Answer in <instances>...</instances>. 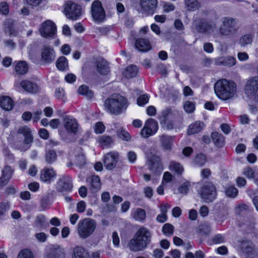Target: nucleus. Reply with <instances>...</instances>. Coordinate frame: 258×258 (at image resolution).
<instances>
[{
	"instance_id": "4c0bfd02",
	"label": "nucleus",
	"mask_w": 258,
	"mask_h": 258,
	"mask_svg": "<svg viewBox=\"0 0 258 258\" xmlns=\"http://www.w3.org/2000/svg\"><path fill=\"white\" fill-rule=\"evenodd\" d=\"M169 169L170 171L175 172L177 175L181 174L184 170L183 166L175 161L170 162Z\"/></svg>"
},
{
	"instance_id": "a211bd4d",
	"label": "nucleus",
	"mask_w": 258,
	"mask_h": 258,
	"mask_svg": "<svg viewBox=\"0 0 258 258\" xmlns=\"http://www.w3.org/2000/svg\"><path fill=\"white\" fill-rule=\"evenodd\" d=\"M241 247L244 258H258V253L250 241H243Z\"/></svg>"
},
{
	"instance_id": "052dcab7",
	"label": "nucleus",
	"mask_w": 258,
	"mask_h": 258,
	"mask_svg": "<svg viewBox=\"0 0 258 258\" xmlns=\"http://www.w3.org/2000/svg\"><path fill=\"white\" fill-rule=\"evenodd\" d=\"M105 128V127L102 122H98L95 124L94 131L96 134H101L104 131Z\"/></svg>"
},
{
	"instance_id": "4d7b16f0",
	"label": "nucleus",
	"mask_w": 258,
	"mask_h": 258,
	"mask_svg": "<svg viewBox=\"0 0 258 258\" xmlns=\"http://www.w3.org/2000/svg\"><path fill=\"white\" fill-rule=\"evenodd\" d=\"M189 186V182L186 181L179 186L178 189L181 194H186L188 191Z\"/></svg>"
},
{
	"instance_id": "f3484780",
	"label": "nucleus",
	"mask_w": 258,
	"mask_h": 258,
	"mask_svg": "<svg viewBox=\"0 0 258 258\" xmlns=\"http://www.w3.org/2000/svg\"><path fill=\"white\" fill-rule=\"evenodd\" d=\"M146 165L148 169L155 175L161 174L163 171V166L158 157H153L147 162Z\"/></svg>"
},
{
	"instance_id": "c9c22d12",
	"label": "nucleus",
	"mask_w": 258,
	"mask_h": 258,
	"mask_svg": "<svg viewBox=\"0 0 258 258\" xmlns=\"http://www.w3.org/2000/svg\"><path fill=\"white\" fill-rule=\"evenodd\" d=\"M90 182V186L93 191H96L101 187L100 177L97 175H93L89 179Z\"/></svg>"
},
{
	"instance_id": "72a5a7b5",
	"label": "nucleus",
	"mask_w": 258,
	"mask_h": 258,
	"mask_svg": "<svg viewBox=\"0 0 258 258\" xmlns=\"http://www.w3.org/2000/svg\"><path fill=\"white\" fill-rule=\"evenodd\" d=\"M160 141L162 146L165 149H171L173 141V138L172 137L166 135H162L160 136Z\"/></svg>"
},
{
	"instance_id": "aec40b11",
	"label": "nucleus",
	"mask_w": 258,
	"mask_h": 258,
	"mask_svg": "<svg viewBox=\"0 0 258 258\" xmlns=\"http://www.w3.org/2000/svg\"><path fill=\"white\" fill-rule=\"evenodd\" d=\"M63 124L66 131L75 134L78 130V124L76 120L72 116H66L63 119Z\"/></svg>"
},
{
	"instance_id": "5fc2aeb1",
	"label": "nucleus",
	"mask_w": 258,
	"mask_h": 258,
	"mask_svg": "<svg viewBox=\"0 0 258 258\" xmlns=\"http://www.w3.org/2000/svg\"><path fill=\"white\" fill-rule=\"evenodd\" d=\"M117 136L121 139L128 141L130 139V134L122 128L119 129L117 132Z\"/></svg>"
},
{
	"instance_id": "49530a36",
	"label": "nucleus",
	"mask_w": 258,
	"mask_h": 258,
	"mask_svg": "<svg viewBox=\"0 0 258 258\" xmlns=\"http://www.w3.org/2000/svg\"><path fill=\"white\" fill-rule=\"evenodd\" d=\"M211 137L213 142L217 146H222L224 142V138L222 135L218 133H213Z\"/></svg>"
},
{
	"instance_id": "393cba45",
	"label": "nucleus",
	"mask_w": 258,
	"mask_h": 258,
	"mask_svg": "<svg viewBox=\"0 0 258 258\" xmlns=\"http://www.w3.org/2000/svg\"><path fill=\"white\" fill-rule=\"evenodd\" d=\"M135 46L139 50L142 52L149 51L151 48V45L149 41L144 38L137 39Z\"/></svg>"
},
{
	"instance_id": "f704fd0d",
	"label": "nucleus",
	"mask_w": 258,
	"mask_h": 258,
	"mask_svg": "<svg viewBox=\"0 0 258 258\" xmlns=\"http://www.w3.org/2000/svg\"><path fill=\"white\" fill-rule=\"evenodd\" d=\"M56 66L60 71L68 70L69 64L67 58L63 56L59 57L56 61Z\"/></svg>"
},
{
	"instance_id": "412c9836",
	"label": "nucleus",
	"mask_w": 258,
	"mask_h": 258,
	"mask_svg": "<svg viewBox=\"0 0 258 258\" xmlns=\"http://www.w3.org/2000/svg\"><path fill=\"white\" fill-rule=\"evenodd\" d=\"M20 85L25 91L29 93L35 94L40 90V88L36 83L29 80L22 81Z\"/></svg>"
},
{
	"instance_id": "6e6d98bb",
	"label": "nucleus",
	"mask_w": 258,
	"mask_h": 258,
	"mask_svg": "<svg viewBox=\"0 0 258 258\" xmlns=\"http://www.w3.org/2000/svg\"><path fill=\"white\" fill-rule=\"evenodd\" d=\"M162 7L163 11L165 13H169L174 11L175 9L174 5L169 2L164 3Z\"/></svg>"
},
{
	"instance_id": "de8ad7c7",
	"label": "nucleus",
	"mask_w": 258,
	"mask_h": 258,
	"mask_svg": "<svg viewBox=\"0 0 258 258\" xmlns=\"http://www.w3.org/2000/svg\"><path fill=\"white\" fill-rule=\"evenodd\" d=\"M162 231L166 236H171L173 234L174 227L171 224L166 223L163 226Z\"/></svg>"
},
{
	"instance_id": "680f3d73",
	"label": "nucleus",
	"mask_w": 258,
	"mask_h": 258,
	"mask_svg": "<svg viewBox=\"0 0 258 258\" xmlns=\"http://www.w3.org/2000/svg\"><path fill=\"white\" fill-rule=\"evenodd\" d=\"M76 162L79 166L84 165L86 163V159L84 155L82 153L79 154L76 157Z\"/></svg>"
},
{
	"instance_id": "09e8293b",
	"label": "nucleus",
	"mask_w": 258,
	"mask_h": 258,
	"mask_svg": "<svg viewBox=\"0 0 258 258\" xmlns=\"http://www.w3.org/2000/svg\"><path fill=\"white\" fill-rule=\"evenodd\" d=\"M17 258H34V256L30 250L24 249L19 252Z\"/></svg>"
},
{
	"instance_id": "58836bf2",
	"label": "nucleus",
	"mask_w": 258,
	"mask_h": 258,
	"mask_svg": "<svg viewBox=\"0 0 258 258\" xmlns=\"http://www.w3.org/2000/svg\"><path fill=\"white\" fill-rule=\"evenodd\" d=\"M28 69V66L27 63L24 61H19L15 67L16 72L20 75H24L27 73Z\"/></svg>"
},
{
	"instance_id": "3c124183",
	"label": "nucleus",
	"mask_w": 258,
	"mask_h": 258,
	"mask_svg": "<svg viewBox=\"0 0 258 258\" xmlns=\"http://www.w3.org/2000/svg\"><path fill=\"white\" fill-rule=\"evenodd\" d=\"M243 174L248 179H253L255 177V173L253 170L249 167H246L244 169Z\"/></svg>"
},
{
	"instance_id": "37998d69",
	"label": "nucleus",
	"mask_w": 258,
	"mask_h": 258,
	"mask_svg": "<svg viewBox=\"0 0 258 258\" xmlns=\"http://www.w3.org/2000/svg\"><path fill=\"white\" fill-rule=\"evenodd\" d=\"M35 226L37 228H45L48 226L49 224L46 221V218L43 215H38L35 222Z\"/></svg>"
},
{
	"instance_id": "9b49d317",
	"label": "nucleus",
	"mask_w": 258,
	"mask_h": 258,
	"mask_svg": "<svg viewBox=\"0 0 258 258\" xmlns=\"http://www.w3.org/2000/svg\"><path fill=\"white\" fill-rule=\"evenodd\" d=\"M64 12L67 18L72 20H77L82 15L81 7L71 1L66 4Z\"/></svg>"
},
{
	"instance_id": "69168bd1",
	"label": "nucleus",
	"mask_w": 258,
	"mask_h": 258,
	"mask_svg": "<svg viewBox=\"0 0 258 258\" xmlns=\"http://www.w3.org/2000/svg\"><path fill=\"white\" fill-rule=\"evenodd\" d=\"M46 0H25L26 3L32 7H37Z\"/></svg>"
},
{
	"instance_id": "6e6552de",
	"label": "nucleus",
	"mask_w": 258,
	"mask_h": 258,
	"mask_svg": "<svg viewBox=\"0 0 258 258\" xmlns=\"http://www.w3.org/2000/svg\"><path fill=\"white\" fill-rule=\"evenodd\" d=\"M199 193L201 198L206 203L213 202L217 196L216 188L211 182H207L203 185Z\"/></svg>"
},
{
	"instance_id": "e2e57ef3",
	"label": "nucleus",
	"mask_w": 258,
	"mask_h": 258,
	"mask_svg": "<svg viewBox=\"0 0 258 258\" xmlns=\"http://www.w3.org/2000/svg\"><path fill=\"white\" fill-rule=\"evenodd\" d=\"M9 209V206L6 203H0V217L3 216Z\"/></svg>"
},
{
	"instance_id": "603ef678",
	"label": "nucleus",
	"mask_w": 258,
	"mask_h": 258,
	"mask_svg": "<svg viewBox=\"0 0 258 258\" xmlns=\"http://www.w3.org/2000/svg\"><path fill=\"white\" fill-rule=\"evenodd\" d=\"M184 109L187 113H191L195 109V103L189 101H186L184 104Z\"/></svg>"
},
{
	"instance_id": "c03bdc74",
	"label": "nucleus",
	"mask_w": 258,
	"mask_h": 258,
	"mask_svg": "<svg viewBox=\"0 0 258 258\" xmlns=\"http://www.w3.org/2000/svg\"><path fill=\"white\" fill-rule=\"evenodd\" d=\"M226 196L230 198H235L238 194V190L234 185H230L225 188Z\"/></svg>"
},
{
	"instance_id": "4be33fe9",
	"label": "nucleus",
	"mask_w": 258,
	"mask_h": 258,
	"mask_svg": "<svg viewBox=\"0 0 258 258\" xmlns=\"http://www.w3.org/2000/svg\"><path fill=\"white\" fill-rule=\"evenodd\" d=\"M56 173L52 168H44L42 170L40 179L44 182H50L56 176Z\"/></svg>"
},
{
	"instance_id": "1a4fd4ad",
	"label": "nucleus",
	"mask_w": 258,
	"mask_h": 258,
	"mask_svg": "<svg viewBox=\"0 0 258 258\" xmlns=\"http://www.w3.org/2000/svg\"><path fill=\"white\" fill-rule=\"evenodd\" d=\"M39 31L45 38H53L56 34V26L51 20H47L41 24Z\"/></svg>"
},
{
	"instance_id": "f257e3e1",
	"label": "nucleus",
	"mask_w": 258,
	"mask_h": 258,
	"mask_svg": "<svg viewBox=\"0 0 258 258\" xmlns=\"http://www.w3.org/2000/svg\"><path fill=\"white\" fill-rule=\"evenodd\" d=\"M152 235V232L149 229L144 226L140 227L129 241V249L135 252L144 250L149 245Z\"/></svg>"
},
{
	"instance_id": "9d476101",
	"label": "nucleus",
	"mask_w": 258,
	"mask_h": 258,
	"mask_svg": "<svg viewBox=\"0 0 258 258\" xmlns=\"http://www.w3.org/2000/svg\"><path fill=\"white\" fill-rule=\"evenodd\" d=\"M41 61L48 64L53 62L55 59L56 54L53 46L48 44H43L40 50Z\"/></svg>"
},
{
	"instance_id": "7c9ffc66",
	"label": "nucleus",
	"mask_w": 258,
	"mask_h": 258,
	"mask_svg": "<svg viewBox=\"0 0 258 258\" xmlns=\"http://www.w3.org/2000/svg\"><path fill=\"white\" fill-rule=\"evenodd\" d=\"M5 30L7 33L10 36H15L17 34V31L15 28L14 21L12 19H7L5 21Z\"/></svg>"
},
{
	"instance_id": "423d86ee",
	"label": "nucleus",
	"mask_w": 258,
	"mask_h": 258,
	"mask_svg": "<svg viewBox=\"0 0 258 258\" xmlns=\"http://www.w3.org/2000/svg\"><path fill=\"white\" fill-rule=\"evenodd\" d=\"M17 134L24 137L22 143L16 145L17 148L21 151L25 152L28 150L33 142V136L31 129L27 126L20 127L17 131Z\"/></svg>"
},
{
	"instance_id": "dca6fc26",
	"label": "nucleus",
	"mask_w": 258,
	"mask_h": 258,
	"mask_svg": "<svg viewBox=\"0 0 258 258\" xmlns=\"http://www.w3.org/2000/svg\"><path fill=\"white\" fill-rule=\"evenodd\" d=\"M72 179L68 176H62L57 182V190L59 192H68L73 188Z\"/></svg>"
},
{
	"instance_id": "2eb2a0df",
	"label": "nucleus",
	"mask_w": 258,
	"mask_h": 258,
	"mask_svg": "<svg viewBox=\"0 0 258 258\" xmlns=\"http://www.w3.org/2000/svg\"><path fill=\"white\" fill-rule=\"evenodd\" d=\"M157 0H141L140 7L142 12L147 15H153L156 11Z\"/></svg>"
},
{
	"instance_id": "13d9d810",
	"label": "nucleus",
	"mask_w": 258,
	"mask_h": 258,
	"mask_svg": "<svg viewBox=\"0 0 258 258\" xmlns=\"http://www.w3.org/2000/svg\"><path fill=\"white\" fill-rule=\"evenodd\" d=\"M9 12V5L6 2L0 4V13L4 15H7Z\"/></svg>"
},
{
	"instance_id": "e433bc0d",
	"label": "nucleus",
	"mask_w": 258,
	"mask_h": 258,
	"mask_svg": "<svg viewBox=\"0 0 258 258\" xmlns=\"http://www.w3.org/2000/svg\"><path fill=\"white\" fill-rule=\"evenodd\" d=\"M253 35L252 34H245L241 36L238 43L241 46L244 47L251 44L253 41Z\"/></svg>"
},
{
	"instance_id": "4468645a",
	"label": "nucleus",
	"mask_w": 258,
	"mask_h": 258,
	"mask_svg": "<svg viewBox=\"0 0 258 258\" xmlns=\"http://www.w3.org/2000/svg\"><path fill=\"white\" fill-rule=\"evenodd\" d=\"M158 130V122L153 118H149L145 123L144 126L141 130V135L144 138H147L154 135Z\"/></svg>"
},
{
	"instance_id": "7ed1b4c3",
	"label": "nucleus",
	"mask_w": 258,
	"mask_h": 258,
	"mask_svg": "<svg viewBox=\"0 0 258 258\" xmlns=\"http://www.w3.org/2000/svg\"><path fill=\"white\" fill-rule=\"evenodd\" d=\"M236 85L233 81L225 79L217 81L214 86L216 95L223 100L233 97L236 92Z\"/></svg>"
},
{
	"instance_id": "20e7f679",
	"label": "nucleus",
	"mask_w": 258,
	"mask_h": 258,
	"mask_svg": "<svg viewBox=\"0 0 258 258\" xmlns=\"http://www.w3.org/2000/svg\"><path fill=\"white\" fill-rule=\"evenodd\" d=\"M221 25L219 28L218 33L222 36L234 35L238 32V20L231 17H224L221 19Z\"/></svg>"
},
{
	"instance_id": "473e14b6",
	"label": "nucleus",
	"mask_w": 258,
	"mask_h": 258,
	"mask_svg": "<svg viewBox=\"0 0 258 258\" xmlns=\"http://www.w3.org/2000/svg\"><path fill=\"white\" fill-rule=\"evenodd\" d=\"M138 72V70L137 66L131 64L124 70L122 74L126 78H132L137 76Z\"/></svg>"
},
{
	"instance_id": "79ce46f5",
	"label": "nucleus",
	"mask_w": 258,
	"mask_h": 258,
	"mask_svg": "<svg viewBox=\"0 0 258 258\" xmlns=\"http://www.w3.org/2000/svg\"><path fill=\"white\" fill-rule=\"evenodd\" d=\"M14 170L10 166L6 165L2 171V176L3 178H6L10 181L11 179Z\"/></svg>"
},
{
	"instance_id": "8fccbe9b",
	"label": "nucleus",
	"mask_w": 258,
	"mask_h": 258,
	"mask_svg": "<svg viewBox=\"0 0 258 258\" xmlns=\"http://www.w3.org/2000/svg\"><path fill=\"white\" fill-rule=\"evenodd\" d=\"M54 95L56 98L63 102L66 100L65 92L63 88H58L56 89Z\"/></svg>"
},
{
	"instance_id": "2f4dec72",
	"label": "nucleus",
	"mask_w": 258,
	"mask_h": 258,
	"mask_svg": "<svg viewBox=\"0 0 258 258\" xmlns=\"http://www.w3.org/2000/svg\"><path fill=\"white\" fill-rule=\"evenodd\" d=\"M185 8L188 11H195L201 7V4L198 0H184Z\"/></svg>"
},
{
	"instance_id": "b1692460",
	"label": "nucleus",
	"mask_w": 258,
	"mask_h": 258,
	"mask_svg": "<svg viewBox=\"0 0 258 258\" xmlns=\"http://www.w3.org/2000/svg\"><path fill=\"white\" fill-rule=\"evenodd\" d=\"M96 68L98 73L102 75H107L110 72L108 63L103 59L96 62Z\"/></svg>"
},
{
	"instance_id": "ea45409f",
	"label": "nucleus",
	"mask_w": 258,
	"mask_h": 258,
	"mask_svg": "<svg viewBox=\"0 0 258 258\" xmlns=\"http://www.w3.org/2000/svg\"><path fill=\"white\" fill-rule=\"evenodd\" d=\"M207 162L206 156L203 154H198L193 159L192 164L198 166H203Z\"/></svg>"
},
{
	"instance_id": "c756f323",
	"label": "nucleus",
	"mask_w": 258,
	"mask_h": 258,
	"mask_svg": "<svg viewBox=\"0 0 258 258\" xmlns=\"http://www.w3.org/2000/svg\"><path fill=\"white\" fill-rule=\"evenodd\" d=\"M195 28L200 33L209 32L212 29V24L208 22L202 21L195 25Z\"/></svg>"
},
{
	"instance_id": "bb28decb",
	"label": "nucleus",
	"mask_w": 258,
	"mask_h": 258,
	"mask_svg": "<svg viewBox=\"0 0 258 258\" xmlns=\"http://www.w3.org/2000/svg\"><path fill=\"white\" fill-rule=\"evenodd\" d=\"M131 217L137 221L142 222L146 219V213L144 209L137 208L133 210Z\"/></svg>"
},
{
	"instance_id": "ddd939ff",
	"label": "nucleus",
	"mask_w": 258,
	"mask_h": 258,
	"mask_svg": "<svg viewBox=\"0 0 258 258\" xmlns=\"http://www.w3.org/2000/svg\"><path fill=\"white\" fill-rule=\"evenodd\" d=\"M120 158L119 153L116 151H111L104 154L103 163L105 168L108 170L113 169L116 166Z\"/></svg>"
},
{
	"instance_id": "a878e982",
	"label": "nucleus",
	"mask_w": 258,
	"mask_h": 258,
	"mask_svg": "<svg viewBox=\"0 0 258 258\" xmlns=\"http://www.w3.org/2000/svg\"><path fill=\"white\" fill-rule=\"evenodd\" d=\"M0 106L4 110H11L14 107L13 101L8 96H2L0 98Z\"/></svg>"
},
{
	"instance_id": "6ab92c4d",
	"label": "nucleus",
	"mask_w": 258,
	"mask_h": 258,
	"mask_svg": "<svg viewBox=\"0 0 258 258\" xmlns=\"http://www.w3.org/2000/svg\"><path fill=\"white\" fill-rule=\"evenodd\" d=\"M246 93L249 96H253L258 92V76L250 79L246 83L245 88Z\"/></svg>"
},
{
	"instance_id": "0eeeda50",
	"label": "nucleus",
	"mask_w": 258,
	"mask_h": 258,
	"mask_svg": "<svg viewBox=\"0 0 258 258\" xmlns=\"http://www.w3.org/2000/svg\"><path fill=\"white\" fill-rule=\"evenodd\" d=\"M175 114L171 108H167L163 110L158 116V119L162 128L167 130L173 128L174 125L172 119L174 118Z\"/></svg>"
},
{
	"instance_id": "a18cd8bd",
	"label": "nucleus",
	"mask_w": 258,
	"mask_h": 258,
	"mask_svg": "<svg viewBox=\"0 0 258 258\" xmlns=\"http://www.w3.org/2000/svg\"><path fill=\"white\" fill-rule=\"evenodd\" d=\"M98 142L103 147L109 146L113 142L112 138L106 135H103L98 138Z\"/></svg>"
},
{
	"instance_id": "f03ea898",
	"label": "nucleus",
	"mask_w": 258,
	"mask_h": 258,
	"mask_svg": "<svg viewBox=\"0 0 258 258\" xmlns=\"http://www.w3.org/2000/svg\"><path fill=\"white\" fill-rule=\"evenodd\" d=\"M128 105L127 99L119 94L111 95L104 102L105 110L110 114L116 115L121 114Z\"/></svg>"
},
{
	"instance_id": "cd10ccee",
	"label": "nucleus",
	"mask_w": 258,
	"mask_h": 258,
	"mask_svg": "<svg viewBox=\"0 0 258 258\" xmlns=\"http://www.w3.org/2000/svg\"><path fill=\"white\" fill-rule=\"evenodd\" d=\"M204 127L203 122L197 121L189 125L187 130L188 135H192L200 132Z\"/></svg>"
},
{
	"instance_id": "338daca9",
	"label": "nucleus",
	"mask_w": 258,
	"mask_h": 258,
	"mask_svg": "<svg viewBox=\"0 0 258 258\" xmlns=\"http://www.w3.org/2000/svg\"><path fill=\"white\" fill-rule=\"evenodd\" d=\"M35 237L39 241L44 242L46 241L47 236L44 232H40L35 234Z\"/></svg>"
},
{
	"instance_id": "0e129e2a",
	"label": "nucleus",
	"mask_w": 258,
	"mask_h": 258,
	"mask_svg": "<svg viewBox=\"0 0 258 258\" xmlns=\"http://www.w3.org/2000/svg\"><path fill=\"white\" fill-rule=\"evenodd\" d=\"M76 208V210L78 213H83L86 209V203L83 201H80L77 203Z\"/></svg>"
},
{
	"instance_id": "a19ab883",
	"label": "nucleus",
	"mask_w": 258,
	"mask_h": 258,
	"mask_svg": "<svg viewBox=\"0 0 258 258\" xmlns=\"http://www.w3.org/2000/svg\"><path fill=\"white\" fill-rule=\"evenodd\" d=\"M78 91L80 94L84 95L88 98H92L93 96V92L89 89L87 86L85 85L79 87Z\"/></svg>"
},
{
	"instance_id": "bf43d9fd",
	"label": "nucleus",
	"mask_w": 258,
	"mask_h": 258,
	"mask_svg": "<svg viewBox=\"0 0 258 258\" xmlns=\"http://www.w3.org/2000/svg\"><path fill=\"white\" fill-rule=\"evenodd\" d=\"M149 97L147 95H142L137 99V103L140 106L144 105L149 101Z\"/></svg>"
},
{
	"instance_id": "5701e85b",
	"label": "nucleus",
	"mask_w": 258,
	"mask_h": 258,
	"mask_svg": "<svg viewBox=\"0 0 258 258\" xmlns=\"http://www.w3.org/2000/svg\"><path fill=\"white\" fill-rule=\"evenodd\" d=\"M236 59L231 56L220 57L216 60V63L218 66H223L231 67L236 64Z\"/></svg>"
},
{
	"instance_id": "f8f14e48",
	"label": "nucleus",
	"mask_w": 258,
	"mask_h": 258,
	"mask_svg": "<svg viewBox=\"0 0 258 258\" xmlns=\"http://www.w3.org/2000/svg\"><path fill=\"white\" fill-rule=\"evenodd\" d=\"M91 15L96 22L101 23L104 20L105 13L100 1L96 0L93 2L91 6Z\"/></svg>"
},
{
	"instance_id": "774afa93",
	"label": "nucleus",
	"mask_w": 258,
	"mask_h": 258,
	"mask_svg": "<svg viewBox=\"0 0 258 258\" xmlns=\"http://www.w3.org/2000/svg\"><path fill=\"white\" fill-rule=\"evenodd\" d=\"M212 241L216 244H220L224 242V238L221 234H217L212 238Z\"/></svg>"
},
{
	"instance_id": "39448f33",
	"label": "nucleus",
	"mask_w": 258,
	"mask_h": 258,
	"mask_svg": "<svg viewBox=\"0 0 258 258\" xmlns=\"http://www.w3.org/2000/svg\"><path fill=\"white\" fill-rule=\"evenodd\" d=\"M96 227L95 221L90 218L80 221L77 225V232L81 238L85 239L91 235Z\"/></svg>"
},
{
	"instance_id": "864d4df0",
	"label": "nucleus",
	"mask_w": 258,
	"mask_h": 258,
	"mask_svg": "<svg viewBox=\"0 0 258 258\" xmlns=\"http://www.w3.org/2000/svg\"><path fill=\"white\" fill-rule=\"evenodd\" d=\"M56 158V154L53 151H49L46 154V161L48 163H51L54 162Z\"/></svg>"
},
{
	"instance_id": "c85d7f7f",
	"label": "nucleus",
	"mask_w": 258,
	"mask_h": 258,
	"mask_svg": "<svg viewBox=\"0 0 258 258\" xmlns=\"http://www.w3.org/2000/svg\"><path fill=\"white\" fill-rule=\"evenodd\" d=\"M72 258H90L88 252L82 246L74 248Z\"/></svg>"
}]
</instances>
